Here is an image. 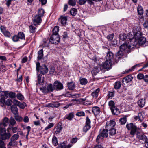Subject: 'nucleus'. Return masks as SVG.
I'll return each instance as SVG.
<instances>
[{
	"label": "nucleus",
	"instance_id": "9b49d317",
	"mask_svg": "<svg viewBox=\"0 0 148 148\" xmlns=\"http://www.w3.org/2000/svg\"><path fill=\"white\" fill-rule=\"evenodd\" d=\"M112 64V61L106 60V61L102 63L101 66L104 69H108L111 68Z\"/></svg>",
	"mask_w": 148,
	"mask_h": 148
},
{
	"label": "nucleus",
	"instance_id": "052dcab7",
	"mask_svg": "<svg viewBox=\"0 0 148 148\" xmlns=\"http://www.w3.org/2000/svg\"><path fill=\"white\" fill-rule=\"evenodd\" d=\"M103 137L100 134H99L97 136V137L96 139L97 141L99 143H100V140H102L103 139Z\"/></svg>",
	"mask_w": 148,
	"mask_h": 148
},
{
	"label": "nucleus",
	"instance_id": "f03ea898",
	"mask_svg": "<svg viewBox=\"0 0 148 148\" xmlns=\"http://www.w3.org/2000/svg\"><path fill=\"white\" fill-rule=\"evenodd\" d=\"M108 105L112 114L118 115L120 113L119 109L115 106V103L113 101L111 100L108 102Z\"/></svg>",
	"mask_w": 148,
	"mask_h": 148
},
{
	"label": "nucleus",
	"instance_id": "338daca9",
	"mask_svg": "<svg viewBox=\"0 0 148 148\" xmlns=\"http://www.w3.org/2000/svg\"><path fill=\"white\" fill-rule=\"evenodd\" d=\"M114 35L113 34H110L107 36V38L109 41H111L113 38Z\"/></svg>",
	"mask_w": 148,
	"mask_h": 148
},
{
	"label": "nucleus",
	"instance_id": "bb28decb",
	"mask_svg": "<svg viewBox=\"0 0 148 148\" xmlns=\"http://www.w3.org/2000/svg\"><path fill=\"white\" fill-rule=\"evenodd\" d=\"M108 134V130H107L106 129V130H103L101 132L100 134L102 136L104 137H106L107 136Z\"/></svg>",
	"mask_w": 148,
	"mask_h": 148
},
{
	"label": "nucleus",
	"instance_id": "6e6552de",
	"mask_svg": "<svg viewBox=\"0 0 148 148\" xmlns=\"http://www.w3.org/2000/svg\"><path fill=\"white\" fill-rule=\"evenodd\" d=\"M60 38L58 35L52 34L50 39V41L52 44H57L58 43Z\"/></svg>",
	"mask_w": 148,
	"mask_h": 148
},
{
	"label": "nucleus",
	"instance_id": "2eb2a0df",
	"mask_svg": "<svg viewBox=\"0 0 148 148\" xmlns=\"http://www.w3.org/2000/svg\"><path fill=\"white\" fill-rule=\"evenodd\" d=\"M14 104L16 105L17 106L22 109H24L26 106V103H25L23 102V103H21L19 101L16 100H14Z\"/></svg>",
	"mask_w": 148,
	"mask_h": 148
},
{
	"label": "nucleus",
	"instance_id": "603ef678",
	"mask_svg": "<svg viewBox=\"0 0 148 148\" xmlns=\"http://www.w3.org/2000/svg\"><path fill=\"white\" fill-rule=\"evenodd\" d=\"M16 97L18 99L20 100H23L24 99V97L21 93H18L16 95Z\"/></svg>",
	"mask_w": 148,
	"mask_h": 148
},
{
	"label": "nucleus",
	"instance_id": "7ed1b4c3",
	"mask_svg": "<svg viewBox=\"0 0 148 148\" xmlns=\"http://www.w3.org/2000/svg\"><path fill=\"white\" fill-rule=\"evenodd\" d=\"M136 32L134 31L133 35L130 33L127 36V40L130 41L129 42L133 46H136L137 44V41H136V39L135 37V34Z\"/></svg>",
	"mask_w": 148,
	"mask_h": 148
},
{
	"label": "nucleus",
	"instance_id": "39448f33",
	"mask_svg": "<svg viewBox=\"0 0 148 148\" xmlns=\"http://www.w3.org/2000/svg\"><path fill=\"white\" fill-rule=\"evenodd\" d=\"M130 42L128 44L125 43L123 44L120 47V48L121 51H124L125 52H130L131 51V45Z\"/></svg>",
	"mask_w": 148,
	"mask_h": 148
},
{
	"label": "nucleus",
	"instance_id": "864d4df0",
	"mask_svg": "<svg viewBox=\"0 0 148 148\" xmlns=\"http://www.w3.org/2000/svg\"><path fill=\"white\" fill-rule=\"evenodd\" d=\"M91 128L90 126L89 125H85L83 128V131L84 132H86L89 130Z\"/></svg>",
	"mask_w": 148,
	"mask_h": 148
},
{
	"label": "nucleus",
	"instance_id": "4c0bfd02",
	"mask_svg": "<svg viewBox=\"0 0 148 148\" xmlns=\"http://www.w3.org/2000/svg\"><path fill=\"white\" fill-rule=\"evenodd\" d=\"M19 138V135L18 134H14L11 137V140L12 141H16V140H18Z\"/></svg>",
	"mask_w": 148,
	"mask_h": 148
},
{
	"label": "nucleus",
	"instance_id": "774afa93",
	"mask_svg": "<svg viewBox=\"0 0 148 148\" xmlns=\"http://www.w3.org/2000/svg\"><path fill=\"white\" fill-rule=\"evenodd\" d=\"M6 132V130L4 128L0 127V136Z\"/></svg>",
	"mask_w": 148,
	"mask_h": 148
},
{
	"label": "nucleus",
	"instance_id": "79ce46f5",
	"mask_svg": "<svg viewBox=\"0 0 148 148\" xmlns=\"http://www.w3.org/2000/svg\"><path fill=\"white\" fill-rule=\"evenodd\" d=\"M18 36L19 39L22 40L25 39L24 34L22 32H19L18 34Z\"/></svg>",
	"mask_w": 148,
	"mask_h": 148
},
{
	"label": "nucleus",
	"instance_id": "8fccbe9b",
	"mask_svg": "<svg viewBox=\"0 0 148 148\" xmlns=\"http://www.w3.org/2000/svg\"><path fill=\"white\" fill-rule=\"evenodd\" d=\"M119 122L121 124H125L126 122V118L124 117L121 118L119 120Z\"/></svg>",
	"mask_w": 148,
	"mask_h": 148
},
{
	"label": "nucleus",
	"instance_id": "f3484780",
	"mask_svg": "<svg viewBox=\"0 0 148 148\" xmlns=\"http://www.w3.org/2000/svg\"><path fill=\"white\" fill-rule=\"evenodd\" d=\"M11 136V134L9 132H8V133L5 132L3 134H1V135L0 136L1 138L3 140L9 139Z\"/></svg>",
	"mask_w": 148,
	"mask_h": 148
},
{
	"label": "nucleus",
	"instance_id": "a18cd8bd",
	"mask_svg": "<svg viewBox=\"0 0 148 148\" xmlns=\"http://www.w3.org/2000/svg\"><path fill=\"white\" fill-rule=\"evenodd\" d=\"M29 29L30 33H34L36 31V28L33 25H30L29 27Z\"/></svg>",
	"mask_w": 148,
	"mask_h": 148
},
{
	"label": "nucleus",
	"instance_id": "c9c22d12",
	"mask_svg": "<svg viewBox=\"0 0 148 148\" xmlns=\"http://www.w3.org/2000/svg\"><path fill=\"white\" fill-rule=\"evenodd\" d=\"M8 96L9 97L12 98H14L16 97V93L12 92H10L8 93L7 91V96Z\"/></svg>",
	"mask_w": 148,
	"mask_h": 148
},
{
	"label": "nucleus",
	"instance_id": "c756f323",
	"mask_svg": "<svg viewBox=\"0 0 148 148\" xmlns=\"http://www.w3.org/2000/svg\"><path fill=\"white\" fill-rule=\"evenodd\" d=\"M37 78L38 84H41L44 82V80L41 78L42 75L41 74H37Z\"/></svg>",
	"mask_w": 148,
	"mask_h": 148
},
{
	"label": "nucleus",
	"instance_id": "a878e982",
	"mask_svg": "<svg viewBox=\"0 0 148 148\" xmlns=\"http://www.w3.org/2000/svg\"><path fill=\"white\" fill-rule=\"evenodd\" d=\"M43 56V51L42 49L38 52L37 59L40 60L42 59Z\"/></svg>",
	"mask_w": 148,
	"mask_h": 148
},
{
	"label": "nucleus",
	"instance_id": "a211bd4d",
	"mask_svg": "<svg viewBox=\"0 0 148 148\" xmlns=\"http://www.w3.org/2000/svg\"><path fill=\"white\" fill-rule=\"evenodd\" d=\"M14 104L11 107V111L14 114H17L18 113V110L16 105L13 103Z\"/></svg>",
	"mask_w": 148,
	"mask_h": 148
},
{
	"label": "nucleus",
	"instance_id": "b1692460",
	"mask_svg": "<svg viewBox=\"0 0 148 148\" xmlns=\"http://www.w3.org/2000/svg\"><path fill=\"white\" fill-rule=\"evenodd\" d=\"M67 20V18L66 16H61L59 19L61 24L63 25H64L66 24Z\"/></svg>",
	"mask_w": 148,
	"mask_h": 148
},
{
	"label": "nucleus",
	"instance_id": "aec40b11",
	"mask_svg": "<svg viewBox=\"0 0 148 148\" xmlns=\"http://www.w3.org/2000/svg\"><path fill=\"white\" fill-rule=\"evenodd\" d=\"M146 116L145 112L143 111L138 114V117L139 120L141 122L145 118Z\"/></svg>",
	"mask_w": 148,
	"mask_h": 148
},
{
	"label": "nucleus",
	"instance_id": "ddd939ff",
	"mask_svg": "<svg viewBox=\"0 0 148 148\" xmlns=\"http://www.w3.org/2000/svg\"><path fill=\"white\" fill-rule=\"evenodd\" d=\"M0 29L2 33L4 35L7 37H9L11 36V34L10 32L6 30L5 27L2 26H1L0 27Z\"/></svg>",
	"mask_w": 148,
	"mask_h": 148
},
{
	"label": "nucleus",
	"instance_id": "4468645a",
	"mask_svg": "<svg viewBox=\"0 0 148 148\" xmlns=\"http://www.w3.org/2000/svg\"><path fill=\"white\" fill-rule=\"evenodd\" d=\"M137 137L139 139L140 142L142 143H144L147 140V138L146 136L144 134H138Z\"/></svg>",
	"mask_w": 148,
	"mask_h": 148
},
{
	"label": "nucleus",
	"instance_id": "72a5a7b5",
	"mask_svg": "<svg viewBox=\"0 0 148 148\" xmlns=\"http://www.w3.org/2000/svg\"><path fill=\"white\" fill-rule=\"evenodd\" d=\"M74 115L73 113L71 112L69 114L66 115L65 116L66 119L69 120H71L74 117Z\"/></svg>",
	"mask_w": 148,
	"mask_h": 148
},
{
	"label": "nucleus",
	"instance_id": "ea45409f",
	"mask_svg": "<svg viewBox=\"0 0 148 148\" xmlns=\"http://www.w3.org/2000/svg\"><path fill=\"white\" fill-rule=\"evenodd\" d=\"M137 11L139 15H142L143 14V11L142 7L141 6L139 5L138 6L137 8Z\"/></svg>",
	"mask_w": 148,
	"mask_h": 148
},
{
	"label": "nucleus",
	"instance_id": "1a4fd4ad",
	"mask_svg": "<svg viewBox=\"0 0 148 148\" xmlns=\"http://www.w3.org/2000/svg\"><path fill=\"white\" fill-rule=\"evenodd\" d=\"M115 124V121L113 120L107 121L106 123V129L108 130L111 129L114 127Z\"/></svg>",
	"mask_w": 148,
	"mask_h": 148
},
{
	"label": "nucleus",
	"instance_id": "6ab92c4d",
	"mask_svg": "<svg viewBox=\"0 0 148 148\" xmlns=\"http://www.w3.org/2000/svg\"><path fill=\"white\" fill-rule=\"evenodd\" d=\"M133 78V77L131 75H129L123 79L122 81L123 83L124 84H125L124 83V82H125L126 83H128L131 81L132 80Z\"/></svg>",
	"mask_w": 148,
	"mask_h": 148
},
{
	"label": "nucleus",
	"instance_id": "3c124183",
	"mask_svg": "<svg viewBox=\"0 0 148 148\" xmlns=\"http://www.w3.org/2000/svg\"><path fill=\"white\" fill-rule=\"evenodd\" d=\"M52 142L53 144L56 146L58 144V141L57 138L56 136H53L52 139Z\"/></svg>",
	"mask_w": 148,
	"mask_h": 148
},
{
	"label": "nucleus",
	"instance_id": "9d476101",
	"mask_svg": "<svg viewBox=\"0 0 148 148\" xmlns=\"http://www.w3.org/2000/svg\"><path fill=\"white\" fill-rule=\"evenodd\" d=\"M53 88L57 90H60L63 88V84L58 81H56L53 84Z\"/></svg>",
	"mask_w": 148,
	"mask_h": 148
},
{
	"label": "nucleus",
	"instance_id": "473e14b6",
	"mask_svg": "<svg viewBox=\"0 0 148 148\" xmlns=\"http://www.w3.org/2000/svg\"><path fill=\"white\" fill-rule=\"evenodd\" d=\"M8 123V119L7 117H5L3 120V123L1 124V125H2L4 127L7 126Z\"/></svg>",
	"mask_w": 148,
	"mask_h": 148
},
{
	"label": "nucleus",
	"instance_id": "20e7f679",
	"mask_svg": "<svg viewBox=\"0 0 148 148\" xmlns=\"http://www.w3.org/2000/svg\"><path fill=\"white\" fill-rule=\"evenodd\" d=\"M126 127L128 130H131L130 134L132 135H135L136 131L137 128L136 126L133 124V123L126 125Z\"/></svg>",
	"mask_w": 148,
	"mask_h": 148
},
{
	"label": "nucleus",
	"instance_id": "37998d69",
	"mask_svg": "<svg viewBox=\"0 0 148 148\" xmlns=\"http://www.w3.org/2000/svg\"><path fill=\"white\" fill-rule=\"evenodd\" d=\"M7 91H1L0 92V96H3L2 97L7 98L8 96H7Z\"/></svg>",
	"mask_w": 148,
	"mask_h": 148
},
{
	"label": "nucleus",
	"instance_id": "58836bf2",
	"mask_svg": "<svg viewBox=\"0 0 148 148\" xmlns=\"http://www.w3.org/2000/svg\"><path fill=\"white\" fill-rule=\"evenodd\" d=\"M99 72V70L97 67H95L91 71L93 75H95Z\"/></svg>",
	"mask_w": 148,
	"mask_h": 148
},
{
	"label": "nucleus",
	"instance_id": "49530a36",
	"mask_svg": "<svg viewBox=\"0 0 148 148\" xmlns=\"http://www.w3.org/2000/svg\"><path fill=\"white\" fill-rule=\"evenodd\" d=\"M77 12V10L75 8L71 9L70 11V14L73 16H75Z\"/></svg>",
	"mask_w": 148,
	"mask_h": 148
},
{
	"label": "nucleus",
	"instance_id": "0eeeda50",
	"mask_svg": "<svg viewBox=\"0 0 148 148\" xmlns=\"http://www.w3.org/2000/svg\"><path fill=\"white\" fill-rule=\"evenodd\" d=\"M54 89L53 87L52 84H51L49 85L47 87H43L40 88V89L45 94H46L49 92H52Z\"/></svg>",
	"mask_w": 148,
	"mask_h": 148
},
{
	"label": "nucleus",
	"instance_id": "393cba45",
	"mask_svg": "<svg viewBox=\"0 0 148 148\" xmlns=\"http://www.w3.org/2000/svg\"><path fill=\"white\" fill-rule=\"evenodd\" d=\"M17 144L16 141H12L10 140V141L8 143L7 145V148H11V146L14 147Z\"/></svg>",
	"mask_w": 148,
	"mask_h": 148
},
{
	"label": "nucleus",
	"instance_id": "5701e85b",
	"mask_svg": "<svg viewBox=\"0 0 148 148\" xmlns=\"http://www.w3.org/2000/svg\"><path fill=\"white\" fill-rule=\"evenodd\" d=\"M114 54L110 51L108 52L106 56V58L107 60H111L113 58Z\"/></svg>",
	"mask_w": 148,
	"mask_h": 148
},
{
	"label": "nucleus",
	"instance_id": "0e129e2a",
	"mask_svg": "<svg viewBox=\"0 0 148 148\" xmlns=\"http://www.w3.org/2000/svg\"><path fill=\"white\" fill-rule=\"evenodd\" d=\"M144 77L143 75L141 73L138 74L137 75V78L138 79H143Z\"/></svg>",
	"mask_w": 148,
	"mask_h": 148
},
{
	"label": "nucleus",
	"instance_id": "6e6d98bb",
	"mask_svg": "<svg viewBox=\"0 0 148 148\" xmlns=\"http://www.w3.org/2000/svg\"><path fill=\"white\" fill-rule=\"evenodd\" d=\"M68 3L70 5L74 6L76 4L75 0H69Z\"/></svg>",
	"mask_w": 148,
	"mask_h": 148
},
{
	"label": "nucleus",
	"instance_id": "2f4dec72",
	"mask_svg": "<svg viewBox=\"0 0 148 148\" xmlns=\"http://www.w3.org/2000/svg\"><path fill=\"white\" fill-rule=\"evenodd\" d=\"M67 86L68 88L70 90H73L75 87V84L73 82H71L68 83L67 84Z\"/></svg>",
	"mask_w": 148,
	"mask_h": 148
},
{
	"label": "nucleus",
	"instance_id": "680f3d73",
	"mask_svg": "<svg viewBox=\"0 0 148 148\" xmlns=\"http://www.w3.org/2000/svg\"><path fill=\"white\" fill-rule=\"evenodd\" d=\"M90 123L91 121L90 119H89L88 116H87L86 118V125L90 126Z\"/></svg>",
	"mask_w": 148,
	"mask_h": 148
},
{
	"label": "nucleus",
	"instance_id": "f8f14e48",
	"mask_svg": "<svg viewBox=\"0 0 148 148\" xmlns=\"http://www.w3.org/2000/svg\"><path fill=\"white\" fill-rule=\"evenodd\" d=\"M42 17L37 15L35 16L33 20L34 24L35 25H38L40 24L42 21Z\"/></svg>",
	"mask_w": 148,
	"mask_h": 148
},
{
	"label": "nucleus",
	"instance_id": "de8ad7c7",
	"mask_svg": "<svg viewBox=\"0 0 148 148\" xmlns=\"http://www.w3.org/2000/svg\"><path fill=\"white\" fill-rule=\"evenodd\" d=\"M108 130L109 131V134L113 136L116 134V131L114 128L111 129L110 130Z\"/></svg>",
	"mask_w": 148,
	"mask_h": 148
},
{
	"label": "nucleus",
	"instance_id": "69168bd1",
	"mask_svg": "<svg viewBox=\"0 0 148 148\" xmlns=\"http://www.w3.org/2000/svg\"><path fill=\"white\" fill-rule=\"evenodd\" d=\"M36 70L37 72L39 71L40 69L41 66H40V63L39 62H36Z\"/></svg>",
	"mask_w": 148,
	"mask_h": 148
},
{
	"label": "nucleus",
	"instance_id": "c85d7f7f",
	"mask_svg": "<svg viewBox=\"0 0 148 148\" xmlns=\"http://www.w3.org/2000/svg\"><path fill=\"white\" fill-rule=\"evenodd\" d=\"M138 103L140 107H143L145 103V99H139L138 101Z\"/></svg>",
	"mask_w": 148,
	"mask_h": 148
},
{
	"label": "nucleus",
	"instance_id": "5fc2aeb1",
	"mask_svg": "<svg viewBox=\"0 0 148 148\" xmlns=\"http://www.w3.org/2000/svg\"><path fill=\"white\" fill-rule=\"evenodd\" d=\"M9 122L10 124L12 126H14L16 123L14 119L12 118H10L9 121Z\"/></svg>",
	"mask_w": 148,
	"mask_h": 148
},
{
	"label": "nucleus",
	"instance_id": "412c9836",
	"mask_svg": "<svg viewBox=\"0 0 148 148\" xmlns=\"http://www.w3.org/2000/svg\"><path fill=\"white\" fill-rule=\"evenodd\" d=\"M59 106V103L58 102H53L48 103L46 105V106L48 107H52L57 108Z\"/></svg>",
	"mask_w": 148,
	"mask_h": 148
},
{
	"label": "nucleus",
	"instance_id": "423d86ee",
	"mask_svg": "<svg viewBox=\"0 0 148 148\" xmlns=\"http://www.w3.org/2000/svg\"><path fill=\"white\" fill-rule=\"evenodd\" d=\"M7 98L4 97H1L0 99V102L1 103V106L3 107L4 106L7 105L8 106H10L11 105L12 103V100L10 99H8L6 101L5 99Z\"/></svg>",
	"mask_w": 148,
	"mask_h": 148
},
{
	"label": "nucleus",
	"instance_id": "7c9ffc66",
	"mask_svg": "<svg viewBox=\"0 0 148 148\" xmlns=\"http://www.w3.org/2000/svg\"><path fill=\"white\" fill-rule=\"evenodd\" d=\"M120 40L121 41H124L126 39H127V36L125 34H121L119 36Z\"/></svg>",
	"mask_w": 148,
	"mask_h": 148
},
{
	"label": "nucleus",
	"instance_id": "09e8293b",
	"mask_svg": "<svg viewBox=\"0 0 148 148\" xmlns=\"http://www.w3.org/2000/svg\"><path fill=\"white\" fill-rule=\"evenodd\" d=\"M54 130H55V133L56 134H59L60 132L62 130V127L61 126H57V127L55 128Z\"/></svg>",
	"mask_w": 148,
	"mask_h": 148
},
{
	"label": "nucleus",
	"instance_id": "e433bc0d",
	"mask_svg": "<svg viewBox=\"0 0 148 148\" xmlns=\"http://www.w3.org/2000/svg\"><path fill=\"white\" fill-rule=\"evenodd\" d=\"M79 80L80 83L82 85L86 84L88 82L87 79L84 78H80Z\"/></svg>",
	"mask_w": 148,
	"mask_h": 148
},
{
	"label": "nucleus",
	"instance_id": "bf43d9fd",
	"mask_svg": "<svg viewBox=\"0 0 148 148\" xmlns=\"http://www.w3.org/2000/svg\"><path fill=\"white\" fill-rule=\"evenodd\" d=\"M54 125V124L53 123H51L49 124L46 127L45 129V130H47L51 128Z\"/></svg>",
	"mask_w": 148,
	"mask_h": 148
},
{
	"label": "nucleus",
	"instance_id": "4be33fe9",
	"mask_svg": "<svg viewBox=\"0 0 148 148\" xmlns=\"http://www.w3.org/2000/svg\"><path fill=\"white\" fill-rule=\"evenodd\" d=\"M92 111L95 116L97 115L100 113V109L98 107H94L92 108Z\"/></svg>",
	"mask_w": 148,
	"mask_h": 148
},
{
	"label": "nucleus",
	"instance_id": "c03bdc74",
	"mask_svg": "<svg viewBox=\"0 0 148 148\" xmlns=\"http://www.w3.org/2000/svg\"><path fill=\"white\" fill-rule=\"evenodd\" d=\"M121 84L120 82H117L115 83L114 86V88L116 89L120 88L121 87Z\"/></svg>",
	"mask_w": 148,
	"mask_h": 148
},
{
	"label": "nucleus",
	"instance_id": "dca6fc26",
	"mask_svg": "<svg viewBox=\"0 0 148 148\" xmlns=\"http://www.w3.org/2000/svg\"><path fill=\"white\" fill-rule=\"evenodd\" d=\"M48 70L47 66L45 65H42L41 66L40 69L39 71L43 75L47 73Z\"/></svg>",
	"mask_w": 148,
	"mask_h": 148
},
{
	"label": "nucleus",
	"instance_id": "a19ab883",
	"mask_svg": "<svg viewBox=\"0 0 148 148\" xmlns=\"http://www.w3.org/2000/svg\"><path fill=\"white\" fill-rule=\"evenodd\" d=\"M59 31V27L57 26H55L53 30V34L58 35Z\"/></svg>",
	"mask_w": 148,
	"mask_h": 148
},
{
	"label": "nucleus",
	"instance_id": "f257e3e1",
	"mask_svg": "<svg viewBox=\"0 0 148 148\" xmlns=\"http://www.w3.org/2000/svg\"><path fill=\"white\" fill-rule=\"evenodd\" d=\"M141 33L138 30L135 34V37L136 39V41H137V44L140 45L148 46V41H146L145 38L141 36Z\"/></svg>",
	"mask_w": 148,
	"mask_h": 148
},
{
	"label": "nucleus",
	"instance_id": "13d9d810",
	"mask_svg": "<svg viewBox=\"0 0 148 148\" xmlns=\"http://www.w3.org/2000/svg\"><path fill=\"white\" fill-rule=\"evenodd\" d=\"M0 148H6L4 141L0 139Z\"/></svg>",
	"mask_w": 148,
	"mask_h": 148
},
{
	"label": "nucleus",
	"instance_id": "4d7b16f0",
	"mask_svg": "<svg viewBox=\"0 0 148 148\" xmlns=\"http://www.w3.org/2000/svg\"><path fill=\"white\" fill-rule=\"evenodd\" d=\"M76 115L78 116H85V113L83 111L79 112H77Z\"/></svg>",
	"mask_w": 148,
	"mask_h": 148
},
{
	"label": "nucleus",
	"instance_id": "e2e57ef3",
	"mask_svg": "<svg viewBox=\"0 0 148 148\" xmlns=\"http://www.w3.org/2000/svg\"><path fill=\"white\" fill-rule=\"evenodd\" d=\"M15 119L18 121H21L23 118L22 117L19 116H15Z\"/></svg>",
	"mask_w": 148,
	"mask_h": 148
},
{
	"label": "nucleus",
	"instance_id": "cd10ccee",
	"mask_svg": "<svg viewBox=\"0 0 148 148\" xmlns=\"http://www.w3.org/2000/svg\"><path fill=\"white\" fill-rule=\"evenodd\" d=\"M99 91L100 89L99 88L96 89L95 91L92 93V96L94 98H96L98 96Z\"/></svg>",
	"mask_w": 148,
	"mask_h": 148
},
{
	"label": "nucleus",
	"instance_id": "f704fd0d",
	"mask_svg": "<svg viewBox=\"0 0 148 148\" xmlns=\"http://www.w3.org/2000/svg\"><path fill=\"white\" fill-rule=\"evenodd\" d=\"M45 12L44 10L42 8H39L38 10V12L37 15L42 17L44 16V14Z\"/></svg>",
	"mask_w": 148,
	"mask_h": 148
}]
</instances>
